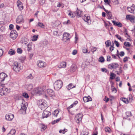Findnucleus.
Listing matches in <instances>:
<instances>
[{
	"label": "nucleus",
	"instance_id": "12",
	"mask_svg": "<svg viewBox=\"0 0 135 135\" xmlns=\"http://www.w3.org/2000/svg\"><path fill=\"white\" fill-rule=\"evenodd\" d=\"M37 65L40 68L45 67L46 65V63L41 61H37Z\"/></svg>",
	"mask_w": 135,
	"mask_h": 135
},
{
	"label": "nucleus",
	"instance_id": "28",
	"mask_svg": "<svg viewBox=\"0 0 135 135\" xmlns=\"http://www.w3.org/2000/svg\"><path fill=\"white\" fill-rule=\"evenodd\" d=\"M78 101H76L74 103L72 104L70 106L67 108L68 109H70L72 108L74 106L76 105L78 103Z\"/></svg>",
	"mask_w": 135,
	"mask_h": 135
},
{
	"label": "nucleus",
	"instance_id": "4",
	"mask_svg": "<svg viewBox=\"0 0 135 135\" xmlns=\"http://www.w3.org/2000/svg\"><path fill=\"white\" fill-rule=\"evenodd\" d=\"M13 69L14 71L17 72L20 71V68L19 65L17 62H15L13 65Z\"/></svg>",
	"mask_w": 135,
	"mask_h": 135
},
{
	"label": "nucleus",
	"instance_id": "52",
	"mask_svg": "<svg viewBox=\"0 0 135 135\" xmlns=\"http://www.w3.org/2000/svg\"><path fill=\"white\" fill-rule=\"evenodd\" d=\"M97 48L95 47H93L91 50V51L93 52V54L94 53V52L95 51H96Z\"/></svg>",
	"mask_w": 135,
	"mask_h": 135
},
{
	"label": "nucleus",
	"instance_id": "6",
	"mask_svg": "<svg viewBox=\"0 0 135 135\" xmlns=\"http://www.w3.org/2000/svg\"><path fill=\"white\" fill-rule=\"evenodd\" d=\"M44 91L42 88L41 87H38L35 88L34 91V93L39 94H42Z\"/></svg>",
	"mask_w": 135,
	"mask_h": 135
},
{
	"label": "nucleus",
	"instance_id": "63",
	"mask_svg": "<svg viewBox=\"0 0 135 135\" xmlns=\"http://www.w3.org/2000/svg\"><path fill=\"white\" fill-rule=\"evenodd\" d=\"M107 15L109 18H111L112 15L111 14L110 12V11H109V12L108 13Z\"/></svg>",
	"mask_w": 135,
	"mask_h": 135
},
{
	"label": "nucleus",
	"instance_id": "53",
	"mask_svg": "<svg viewBox=\"0 0 135 135\" xmlns=\"http://www.w3.org/2000/svg\"><path fill=\"white\" fill-rule=\"evenodd\" d=\"M17 52L18 53L21 54L22 52V50L21 48H18L17 49Z\"/></svg>",
	"mask_w": 135,
	"mask_h": 135
},
{
	"label": "nucleus",
	"instance_id": "58",
	"mask_svg": "<svg viewBox=\"0 0 135 135\" xmlns=\"http://www.w3.org/2000/svg\"><path fill=\"white\" fill-rule=\"evenodd\" d=\"M129 58V57H124L123 59V61L124 62H126V61H128V59Z\"/></svg>",
	"mask_w": 135,
	"mask_h": 135
},
{
	"label": "nucleus",
	"instance_id": "19",
	"mask_svg": "<svg viewBox=\"0 0 135 135\" xmlns=\"http://www.w3.org/2000/svg\"><path fill=\"white\" fill-rule=\"evenodd\" d=\"M83 20L86 22H87L88 24L89 25L91 22V20H90V17L89 16H85L83 17Z\"/></svg>",
	"mask_w": 135,
	"mask_h": 135
},
{
	"label": "nucleus",
	"instance_id": "24",
	"mask_svg": "<svg viewBox=\"0 0 135 135\" xmlns=\"http://www.w3.org/2000/svg\"><path fill=\"white\" fill-rule=\"evenodd\" d=\"M39 127L41 129V131H44L47 128L46 126H45L44 124H39Z\"/></svg>",
	"mask_w": 135,
	"mask_h": 135
},
{
	"label": "nucleus",
	"instance_id": "57",
	"mask_svg": "<svg viewBox=\"0 0 135 135\" xmlns=\"http://www.w3.org/2000/svg\"><path fill=\"white\" fill-rule=\"evenodd\" d=\"M126 114L127 115L128 117L131 116L132 115V114L131 112H128L126 113Z\"/></svg>",
	"mask_w": 135,
	"mask_h": 135
},
{
	"label": "nucleus",
	"instance_id": "37",
	"mask_svg": "<svg viewBox=\"0 0 135 135\" xmlns=\"http://www.w3.org/2000/svg\"><path fill=\"white\" fill-rule=\"evenodd\" d=\"M68 15L71 18H73L75 17V15L72 12H70L68 14Z\"/></svg>",
	"mask_w": 135,
	"mask_h": 135
},
{
	"label": "nucleus",
	"instance_id": "26",
	"mask_svg": "<svg viewBox=\"0 0 135 135\" xmlns=\"http://www.w3.org/2000/svg\"><path fill=\"white\" fill-rule=\"evenodd\" d=\"M75 87V86H73L72 83H70L68 86L66 88L68 90Z\"/></svg>",
	"mask_w": 135,
	"mask_h": 135
},
{
	"label": "nucleus",
	"instance_id": "62",
	"mask_svg": "<svg viewBox=\"0 0 135 135\" xmlns=\"http://www.w3.org/2000/svg\"><path fill=\"white\" fill-rule=\"evenodd\" d=\"M124 53L123 51H121L120 52L119 54V55L121 56H124Z\"/></svg>",
	"mask_w": 135,
	"mask_h": 135
},
{
	"label": "nucleus",
	"instance_id": "9",
	"mask_svg": "<svg viewBox=\"0 0 135 135\" xmlns=\"http://www.w3.org/2000/svg\"><path fill=\"white\" fill-rule=\"evenodd\" d=\"M51 114V113L50 112L45 110L44 111L42 115V118H47Z\"/></svg>",
	"mask_w": 135,
	"mask_h": 135
},
{
	"label": "nucleus",
	"instance_id": "1",
	"mask_svg": "<svg viewBox=\"0 0 135 135\" xmlns=\"http://www.w3.org/2000/svg\"><path fill=\"white\" fill-rule=\"evenodd\" d=\"M37 104L42 109H44L48 107L46 102L44 99L40 100H38Z\"/></svg>",
	"mask_w": 135,
	"mask_h": 135
},
{
	"label": "nucleus",
	"instance_id": "49",
	"mask_svg": "<svg viewBox=\"0 0 135 135\" xmlns=\"http://www.w3.org/2000/svg\"><path fill=\"white\" fill-rule=\"evenodd\" d=\"M58 31H55L53 32V34L56 36H58L59 35L58 33Z\"/></svg>",
	"mask_w": 135,
	"mask_h": 135
},
{
	"label": "nucleus",
	"instance_id": "5",
	"mask_svg": "<svg viewBox=\"0 0 135 135\" xmlns=\"http://www.w3.org/2000/svg\"><path fill=\"white\" fill-rule=\"evenodd\" d=\"M119 66V65L117 63H113L109 65L108 67V68L111 69H114L117 68Z\"/></svg>",
	"mask_w": 135,
	"mask_h": 135
},
{
	"label": "nucleus",
	"instance_id": "8",
	"mask_svg": "<svg viewBox=\"0 0 135 135\" xmlns=\"http://www.w3.org/2000/svg\"><path fill=\"white\" fill-rule=\"evenodd\" d=\"M17 32L15 30H12L10 35V37L13 39H15L17 37Z\"/></svg>",
	"mask_w": 135,
	"mask_h": 135
},
{
	"label": "nucleus",
	"instance_id": "21",
	"mask_svg": "<svg viewBox=\"0 0 135 135\" xmlns=\"http://www.w3.org/2000/svg\"><path fill=\"white\" fill-rule=\"evenodd\" d=\"M83 99L84 102H87L92 100L90 96L84 97Z\"/></svg>",
	"mask_w": 135,
	"mask_h": 135
},
{
	"label": "nucleus",
	"instance_id": "40",
	"mask_svg": "<svg viewBox=\"0 0 135 135\" xmlns=\"http://www.w3.org/2000/svg\"><path fill=\"white\" fill-rule=\"evenodd\" d=\"M38 35H34V36H33V37L32 41H36L37 40V38H38Z\"/></svg>",
	"mask_w": 135,
	"mask_h": 135
},
{
	"label": "nucleus",
	"instance_id": "54",
	"mask_svg": "<svg viewBox=\"0 0 135 135\" xmlns=\"http://www.w3.org/2000/svg\"><path fill=\"white\" fill-rule=\"evenodd\" d=\"M115 36L120 41H122V38L118 34H116L115 35Z\"/></svg>",
	"mask_w": 135,
	"mask_h": 135
},
{
	"label": "nucleus",
	"instance_id": "59",
	"mask_svg": "<svg viewBox=\"0 0 135 135\" xmlns=\"http://www.w3.org/2000/svg\"><path fill=\"white\" fill-rule=\"evenodd\" d=\"M70 23V21L68 20L67 22H64L63 23L64 25H69Z\"/></svg>",
	"mask_w": 135,
	"mask_h": 135
},
{
	"label": "nucleus",
	"instance_id": "51",
	"mask_svg": "<svg viewBox=\"0 0 135 135\" xmlns=\"http://www.w3.org/2000/svg\"><path fill=\"white\" fill-rule=\"evenodd\" d=\"M5 29L4 26H2L0 28V30L2 32L4 31Z\"/></svg>",
	"mask_w": 135,
	"mask_h": 135
},
{
	"label": "nucleus",
	"instance_id": "61",
	"mask_svg": "<svg viewBox=\"0 0 135 135\" xmlns=\"http://www.w3.org/2000/svg\"><path fill=\"white\" fill-rule=\"evenodd\" d=\"M102 71L103 72H105L107 73V70L105 68H102L101 69Z\"/></svg>",
	"mask_w": 135,
	"mask_h": 135
},
{
	"label": "nucleus",
	"instance_id": "60",
	"mask_svg": "<svg viewBox=\"0 0 135 135\" xmlns=\"http://www.w3.org/2000/svg\"><path fill=\"white\" fill-rule=\"evenodd\" d=\"M114 43L117 47H119V44L118 41L115 40L114 41Z\"/></svg>",
	"mask_w": 135,
	"mask_h": 135
},
{
	"label": "nucleus",
	"instance_id": "13",
	"mask_svg": "<svg viewBox=\"0 0 135 135\" xmlns=\"http://www.w3.org/2000/svg\"><path fill=\"white\" fill-rule=\"evenodd\" d=\"M70 34L69 33H65L63 35V40L64 41L69 40L70 38L69 37Z\"/></svg>",
	"mask_w": 135,
	"mask_h": 135
},
{
	"label": "nucleus",
	"instance_id": "2",
	"mask_svg": "<svg viewBox=\"0 0 135 135\" xmlns=\"http://www.w3.org/2000/svg\"><path fill=\"white\" fill-rule=\"evenodd\" d=\"M54 85V89L56 90H58L62 87L63 83L61 80H57L55 82Z\"/></svg>",
	"mask_w": 135,
	"mask_h": 135
},
{
	"label": "nucleus",
	"instance_id": "47",
	"mask_svg": "<svg viewBox=\"0 0 135 135\" xmlns=\"http://www.w3.org/2000/svg\"><path fill=\"white\" fill-rule=\"evenodd\" d=\"M82 50L83 51V52L84 53H88V54H89L90 53L89 52H87V51H88L87 49L86 48H84L83 49H82Z\"/></svg>",
	"mask_w": 135,
	"mask_h": 135
},
{
	"label": "nucleus",
	"instance_id": "48",
	"mask_svg": "<svg viewBox=\"0 0 135 135\" xmlns=\"http://www.w3.org/2000/svg\"><path fill=\"white\" fill-rule=\"evenodd\" d=\"M33 77L31 74H30L27 77V78L28 79H33Z\"/></svg>",
	"mask_w": 135,
	"mask_h": 135
},
{
	"label": "nucleus",
	"instance_id": "16",
	"mask_svg": "<svg viewBox=\"0 0 135 135\" xmlns=\"http://www.w3.org/2000/svg\"><path fill=\"white\" fill-rule=\"evenodd\" d=\"M8 89L7 88H1L0 90V95L3 96L6 94Z\"/></svg>",
	"mask_w": 135,
	"mask_h": 135
},
{
	"label": "nucleus",
	"instance_id": "23",
	"mask_svg": "<svg viewBox=\"0 0 135 135\" xmlns=\"http://www.w3.org/2000/svg\"><path fill=\"white\" fill-rule=\"evenodd\" d=\"M28 39L25 37H24L22 38L21 42L22 44H26L28 42Z\"/></svg>",
	"mask_w": 135,
	"mask_h": 135
},
{
	"label": "nucleus",
	"instance_id": "46",
	"mask_svg": "<svg viewBox=\"0 0 135 135\" xmlns=\"http://www.w3.org/2000/svg\"><path fill=\"white\" fill-rule=\"evenodd\" d=\"M105 131L106 132L110 133V129L109 127H107L105 128Z\"/></svg>",
	"mask_w": 135,
	"mask_h": 135
},
{
	"label": "nucleus",
	"instance_id": "42",
	"mask_svg": "<svg viewBox=\"0 0 135 135\" xmlns=\"http://www.w3.org/2000/svg\"><path fill=\"white\" fill-rule=\"evenodd\" d=\"M104 1L106 4L109 5L110 7H111V5L110 4V0H104Z\"/></svg>",
	"mask_w": 135,
	"mask_h": 135
},
{
	"label": "nucleus",
	"instance_id": "18",
	"mask_svg": "<svg viewBox=\"0 0 135 135\" xmlns=\"http://www.w3.org/2000/svg\"><path fill=\"white\" fill-rule=\"evenodd\" d=\"M23 22V16L22 15L19 16L16 19V22L18 23H21Z\"/></svg>",
	"mask_w": 135,
	"mask_h": 135
},
{
	"label": "nucleus",
	"instance_id": "55",
	"mask_svg": "<svg viewBox=\"0 0 135 135\" xmlns=\"http://www.w3.org/2000/svg\"><path fill=\"white\" fill-rule=\"evenodd\" d=\"M71 69L73 71H74L76 70V67L75 66L73 65L71 67Z\"/></svg>",
	"mask_w": 135,
	"mask_h": 135
},
{
	"label": "nucleus",
	"instance_id": "44",
	"mask_svg": "<svg viewBox=\"0 0 135 135\" xmlns=\"http://www.w3.org/2000/svg\"><path fill=\"white\" fill-rule=\"evenodd\" d=\"M124 45L126 47H130L131 45L128 42H125L124 43Z\"/></svg>",
	"mask_w": 135,
	"mask_h": 135
},
{
	"label": "nucleus",
	"instance_id": "33",
	"mask_svg": "<svg viewBox=\"0 0 135 135\" xmlns=\"http://www.w3.org/2000/svg\"><path fill=\"white\" fill-rule=\"evenodd\" d=\"M120 100L125 103L128 104L129 102L128 100L125 98H120Z\"/></svg>",
	"mask_w": 135,
	"mask_h": 135
},
{
	"label": "nucleus",
	"instance_id": "11",
	"mask_svg": "<svg viewBox=\"0 0 135 135\" xmlns=\"http://www.w3.org/2000/svg\"><path fill=\"white\" fill-rule=\"evenodd\" d=\"M126 18L127 20H129L132 23H134L135 20V17L131 15H127L126 16Z\"/></svg>",
	"mask_w": 135,
	"mask_h": 135
},
{
	"label": "nucleus",
	"instance_id": "20",
	"mask_svg": "<svg viewBox=\"0 0 135 135\" xmlns=\"http://www.w3.org/2000/svg\"><path fill=\"white\" fill-rule=\"evenodd\" d=\"M14 115L11 114H6V119L8 120H11L14 117Z\"/></svg>",
	"mask_w": 135,
	"mask_h": 135
},
{
	"label": "nucleus",
	"instance_id": "27",
	"mask_svg": "<svg viewBox=\"0 0 135 135\" xmlns=\"http://www.w3.org/2000/svg\"><path fill=\"white\" fill-rule=\"evenodd\" d=\"M81 11H80L77 8V10L76 11V13L77 15V16L78 17H80L81 16Z\"/></svg>",
	"mask_w": 135,
	"mask_h": 135
},
{
	"label": "nucleus",
	"instance_id": "36",
	"mask_svg": "<svg viewBox=\"0 0 135 135\" xmlns=\"http://www.w3.org/2000/svg\"><path fill=\"white\" fill-rule=\"evenodd\" d=\"M59 113V111L57 110H55L53 112L52 114L55 116L56 117H57L58 114Z\"/></svg>",
	"mask_w": 135,
	"mask_h": 135
},
{
	"label": "nucleus",
	"instance_id": "32",
	"mask_svg": "<svg viewBox=\"0 0 135 135\" xmlns=\"http://www.w3.org/2000/svg\"><path fill=\"white\" fill-rule=\"evenodd\" d=\"M32 46V44L31 43H29L27 45V50L28 51H31L32 49L31 48Z\"/></svg>",
	"mask_w": 135,
	"mask_h": 135
},
{
	"label": "nucleus",
	"instance_id": "50",
	"mask_svg": "<svg viewBox=\"0 0 135 135\" xmlns=\"http://www.w3.org/2000/svg\"><path fill=\"white\" fill-rule=\"evenodd\" d=\"M88 134V133L85 131H83L81 133L82 135H87Z\"/></svg>",
	"mask_w": 135,
	"mask_h": 135
},
{
	"label": "nucleus",
	"instance_id": "30",
	"mask_svg": "<svg viewBox=\"0 0 135 135\" xmlns=\"http://www.w3.org/2000/svg\"><path fill=\"white\" fill-rule=\"evenodd\" d=\"M15 51L12 49H11L8 52V54L11 55L15 54Z\"/></svg>",
	"mask_w": 135,
	"mask_h": 135
},
{
	"label": "nucleus",
	"instance_id": "31",
	"mask_svg": "<svg viewBox=\"0 0 135 135\" xmlns=\"http://www.w3.org/2000/svg\"><path fill=\"white\" fill-rule=\"evenodd\" d=\"M106 45V46L107 47H108L111 44V42L110 40L106 41L105 42Z\"/></svg>",
	"mask_w": 135,
	"mask_h": 135
},
{
	"label": "nucleus",
	"instance_id": "43",
	"mask_svg": "<svg viewBox=\"0 0 135 135\" xmlns=\"http://www.w3.org/2000/svg\"><path fill=\"white\" fill-rule=\"evenodd\" d=\"M114 4L116 5L119 4V1L118 0H112Z\"/></svg>",
	"mask_w": 135,
	"mask_h": 135
},
{
	"label": "nucleus",
	"instance_id": "22",
	"mask_svg": "<svg viewBox=\"0 0 135 135\" xmlns=\"http://www.w3.org/2000/svg\"><path fill=\"white\" fill-rule=\"evenodd\" d=\"M66 63L65 62H61L58 66V67L60 68H64L66 67Z\"/></svg>",
	"mask_w": 135,
	"mask_h": 135
},
{
	"label": "nucleus",
	"instance_id": "56",
	"mask_svg": "<svg viewBox=\"0 0 135 135\" xmlns=\"http://www.w3.org/2000/svg\"><path fill=\"white\" fill-rule=\"evenodd\" d=\"M104 101H105L106 103L109 100V99L106 96H105V98L103 99Z\"/></svg>",
	"mask_w": 135,
	"mask_h": 135
},
{
	"label": "nucleus",
	"instance_id": "38",
	"mask_svg": "<svg viewBox=\"0 0 135 135\" xmlns=\"http://www.w3.org/2000/svg\"><path fill=\"white\" fill-rule=\"evenodd\" d=\"M22 96L26 98H28L29 96L28 94L26 93H24L22 94Z\"/></svg>",
	"mask_w": 135,
	"mask_h": 135
},
{
	"label": "nucleus",
	"instance_id": "3",
	"mask_svg": "<svg viewBox=\"0 0 135 135\" xmlns=\"http://www.w3.org/2000/svg\"><path fill=\"white\" fill-rule=\"evenodd\" d=\"M46 94L44 95L45 97L47 98L48 96L52 97H53L55 95L52 89H47L46 91Z\"/></svg>",
	"mask_w": 135,
	"mask_h": 135
},
{
	"label": "nucleus",
	"instance_id": "29",
	"mask_svg": "<svg viewBox=\"0 0 135 135\" xmlns=\"http://www.w3.org/2000/svg\"><path fill=\"white\" fill-rule=\"evenodd\" d=\"M16 133V131L14 129H12L10 131V132L7 135H14Z\"/></svg>",
	"mask_w": 135,
	"mask_h": 135
},
{
	"label": "nucleus",
	"instance_id": "10",
	"mask_svg": "<svg viewBox=\"0 0 135 135\" xmlns=\"http://www.w3.org/2000/svg\"><path fill=\"white\" fill-rule=\"evenodd\" d=\"M7 76V74L3 73H0V83L3 81Z\"/></svg>",
	"mask_w": 135,
	"mask_h": 135
},
{
	"label": "nucleus",
	"instance_id": "17",
	"mask_svg": "<svg viewBox=\"0 0 135 135\" xmlns=\"http://www.w3.org/2000/svg\"><path fill=\"white\" fill-rule=\"evenodd\" d=\"M135 6L133 4L131 7H127V9L128 10V11L130 12L131 13H133L134 14Z\"/></svg>",
	"mask_w": 135,
	"mask_h": 135
},
{
	"label": "nucleus",
	"instance_id": "7",
	"mask_svg": "<svg viewBox=\"0 0 135 135\" xmlns=\"http://www.w3.org/2000/svg\"><path fill=\"white\" fill-rule=\"evenodd\" d=\"M82 117L81 113H79L76 115L75 119L77 123H79L82 120Z\"/></svg>",
	"mask_w": 135,
	"mask_h": 135
},
{
	"label": "nucleus",
	"instance_id": "15",
	"mask_svg": "<svg viewBox=\"0 0 135 135\" xmlns=\"http://www.w3.org/2000/svg\"><path fill=\"white\" fill-rule=\"evenodd\" d=\"M27 103H25L24 104H23V103H22V105H21V108L20 110H22V113L26 111L27 108Z\"/></svg>",
	"mask_w": 135,
	"mask_h": 135
},
{
	"label": "nucleus",
	"instance_id": "41",
	"mask_svg": "<svg viewBox=\"0 0 135 135\" xmlns=\"http://www.w3.org/2000/svg\"><path fill=\"white\" fill-rule=\"evenodd\" d=\"M122 68L120 67L118 69V71H116V72H117V74L118 75H119L122 72V70H121Z\"/></svg>",
	"mask_w": 135,
	"mask_h": 135
},
{
	"label": "nucleus",
	"instance_id": "39",
	"mask_svg": "<svg viewBox=\"0 0 135 135\" xmlns=\"http://www.w3.org/2000/svg\"><path fill=\"white\" fill-rule=\"evenodd\" d=\"M99 61L101 62H104V57L103 56L100 57L99 59Z\"/></svg>",
	"mask_w": 135,
	"mask_h": 135
},
{
	"label": "nucleus",
	"instance_id": "64",
	"mask_svg": "<svg viewBox=\"0 0 135 135\" xmlns=\"http://www.w3.org/2000/svg\"><path fill=\"white\" fill-rule=\"evenodd\" d=\"M3 54V51L1 49H0V57L2 56Z\"/></svg>",
	"mask_w": 135,
	"mask_h": 135
},
{
	"label": "nucleus",
	"instance_id": "35",
	"mask_svg": "<svg viewBox=\"0 0 135 135\" xmlns=\"http://www.w3.org/2000/svg\"><path fill=\"white\" fill-rule=\"evenodd\" d=\"M116 76V75L114 73H110V79L112 80L114 79V78Z\"/></svg>",
	"mask_w": 135,
	"mask_h": 135
},
{
	"label": "nucleus",
	"instance_id": "25",
	"mask_svg": "<svg viewBox=\"0 0 135 135\" xmlns=\"http://www.w3.org/2000/svg\"><path fill=\"white\" fill-rule=\"evenodd\" d=\"M33 88L32 85L31 84H27L26 86V89L28 91H30Z\"/></svg>",
	"mask_w": 135,
	"mask_h": 135
},
{
	"label": "nucleus",
	"instance_id": "14",
	"mask_svg": "<svg viewBox=\"0 0 135 135\" xmlns=\"http://www.w3.org/2000/svg\"><path fill=\"white\" fill-rule=\"evenodd\" d=\"M17 3L18 9L20 11L22 10L23 8V3L19 0L17 1Z\"/></svg>",
	"mask_w": 135,
	"mask_h": 135
},
{
	"label": "nucleus",
	"instance_id": "45",
	"mask_svg": "<svg viewBox=\"0 0 135 135\" xmlns=\"http://www.w3.org/2000/svg\"><path fill=\"white\" fill-rule=\"evenodd\" d=\"M66 130H67V129H64L63 130H60L59 131V132L60 133H62L63 134H64L67 131Z\"/></svg>",
	"mask_w": 135,
	"mask_h": 135
},
{
	"label": "nucleus",
	"instance_id": "34",
	"mask_svg": "<svg viewBox=\"0 0 135 135\" xmlns=\"http://www.w3.org/2000/svg\"><path fill=\"white\" fill-rule=\"evenodd\" d=\"M112 22L113 23V24L114 25H121V24L120 22H116L115 21H112Z\"/></svg>",
	"mask_w": 135,
	"mask_h": 135
}]
</instances>
